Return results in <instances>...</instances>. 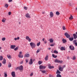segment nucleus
<instances>
[{
    "label": "nucleus",
    "instance_id": "1",
    "mask_svg": "<svg viewBox=\"0 0 77 77\" xmlns=\"http://www.w3.org/2000/svg\"><path fill=\"white\" fill-rule=\"evenodd\" d=\"M16 69H19L20 72L23 71L22 70H23V66H20L17 67L16 68Z\"/></svg>",
    "mask_w": 77,
    "mask_h": 77
},
{
    "label": "nucleus",
    "instance_id": "2",
    "mask_svg": "<svg viewBox=\"0 0 77 77\" xmlns=\"http://www.w3.org/2000/svg\"><path fill=\"white\" fill-rule=\"evenodd\" d=\"M29 44L32 49L33 48H35V47H36V44L35 43L31 42Z\"/></svg>",
    "mask_w": 77,
    "mask_h": 77
},
{
    "label": "nucleus",
    "instance_id": "3",
    "mask_svg": "<svg viewBox=\"0 0 77 77\" xmlns=\"http://www.w3.org/2000/svg\"><path fill=\"white\" fill-rule=\"evenodd\" d=\"M29 44L32 49L33 48H35V47H36V44L35 43L31 42Z\"/></svg>",
    "mask_w": 77,
    "mask_h": 77
},
{
    "label": "nucleus",
    "instance_id": "4",
    "mask_svg": "<svg viewBox=\"0 0 77 77\" xmlns=\"http://www.w3.org/2000/svg\"><path fill=\"white\" fill-rule=\"evenodd\" d=\"M64 35L67 38H69L71 37L70 35H69L67 32L65 33Z\"/></svg>",
    "mask_w": 77,
    "mask_h": 77
},
{
    "label": "nucleus",
    "instance_id": "5",
    "mask_svg": "<svg viewBox=\"0 0 77 77\" xmlns=\"http://www.w3.org/2000/svg\"><path fill=\"white\" fill-rule=\"evenodd\" d=\"M55 62H57V63H62L63 61L60 60H59L56 59L55 60Z\"/></svg>",
    "mask_w": 77,
    "mask_h": 77
},
{
    "label": "nucleus",
    "instance_id": "6",
    "mask_svg": "<svg viewBox=\"0 0 77 77\" xmlns=\"http://www.w3.org/2000/svg\"><path fill=\"white\" fill-rule=\"evenodd\" d=\"M21 54H22V52L21 51L20 52L19 54L18 55V56L19 58H23V55H21Z\"/></svg>",
    "mask_w": 77,
    "mask_h": 77
},
{
    "label": "nucleus",
    "instance_id": "7",
    "mask_svg": "<svg viewBox=\"0 0 77 77\" xmlns=\"http://www.w3.org/2000/svg\"><path fill=\"white\" fill-rule=\"evenodd\" d=\"M26 40H27L29 42H30V41H31V39L29 38V36H26Z\"/></svg>",
    "mask_w": 77,
    "mask_h": 77
},
{
    "label": "nucleus",
    "instance_id": "8",
    "mask_svg": "<svg viewBox=\"0 0 77 77\" xmlns=\"http://www.w3.org/2000/svg\"><path fill=\"white\" fill-rule=\"evenodd\" d=\"M46 67L45 66H43L42 65H40L39 66V68L41 69H45Z\"/></svg>",
    "mask_w": 77,
    "mask_h": 77
},
{
    "label": "nucleus",
    "instance_id": "9",
    "mask_svg": "<svg viewBox=\"0 0 77 77\" xmlns=\"http://www.w3.org/2000/svg\"><path fill=\"white\" fill-rule=\"evenodd\" d=\"M29 65H32L33 64V59H31L29 62Z\"/></svg>",
    "mask_w": 77,
    "mask_h": 77
},
{
    "label": "nucleus",
    "instance_id": "10",
    "mask_svg": "<svg viewBox=\"0 0 77 77\" xmlns=\"http://www.w3.org/2000/svg\"><path fill=\"white\" fill-rule=\"evenodd\" d=\"M69 48L71 50H74V46H70L69 47Z\"/></svg>",
    "mask_w": 77,
    "mask_h": 77
},
{
    "label": "nucleus",
    "instance_id": "11",
    "mask_svg": "<svg viewBox=\"0 0 77 77\" xmlns=\"http://www.w3.org/2000/svg\"><path fill=\"white\" fill-rule=\"evenodd\" d=\"M50 15L51 17H53V16H54V15L53 14V12L51 11L50 12Z\"/></svg>",
    "mask_w": 77,
    "mask_h": 77
},
{
    "label": "nucleus",
    "instance_id": "12",
    "mask_svg": "<svg viewBox=\"0 0 77 77\" xmlns=\"http://www.w3.org/2000/svg\"><path fill=\"white\" fill-rule=\"evenodd\" d=\"M73 36L74 39H77V35L75 33H74L73 34Z\"/></svg>",
    "mask_w": 77,
    "mask_h": 77
},
{
    "label": "nucleus",
    "instance_id": "13",
    "mask_svg": "<svg viewBox=\"0 0 77 77\" xmlns=\"http://www.w3.org/2000/svg\"><path fill=\"white\" fill-rule=\"evenodd\" d=\"M11 75L13 77H15V73L14 72H12Z\"/></svg>",
    "mask_w": 77,
    "mask_h": 77
},
{
    "label": "nucleus",
    "instance_id": "14",
    "mask_svg": "<svg viewBox=\"0 0 77 77\" xmlns=\"http://www.w3.org/2000/svg\"><path fill=\"white\" fill-rule=\"evenodd\" d=\"M30 57V55L29 54H25L24 57Z\"/></svg>",
    "mask_w": 77,
    "mask_h": 77
},
{
    "label": "nucleus",
    "instance_id": "15",
    "mask_svg": "<svg viewBox=\"0 0 77 77\" xmlns=\"http://www.w3.org/2000/svg\"><path fill=\"white\" fill-rule=\"evenodd\" d=\"M16 47V46L15 45H11V49H14Z\"/></svg>",
    "mask_w": 77,
    "mask_h": 77
},
{
    "label": "nucleus",
    "instance_id": "16",
    "mask_svg": "<svg viewBox=\"0 0 77 77\" xmlns=\"http://www.w3.org/2000/svg\"><path fill=\"white\" fill-rule=\"evenodd\" d=\"M6 59H4L3 60V61H2V63H3V64H5L6 63Z\"/></svg>",
    "mask_w": 77,
    "mask_h": 77
},
{
    "label": "nucleus",
    "instance_id": "17",
    "mask_svg": "<svg viewBox=\"0 0 77 77\" xmlns=\"http://www.w3.org/2000/svg\"><path fill=\"white\" fill-rule=\"evenodd\" d=\"M26 18H30V16L29 14H26Z\"/></svg>",
    "mask_w": 77,
    "mask_h": 77
},
{
    "label": "nucleus",
    "instance_id": "18",
    "mask_svg": "<svg viewBox=\"0 0 77 77\" xmlns=\"http://www.w3.org/2000/svg\"><path fill=\"white\" fill-rule=\"evenodd\" d=\"M63 69L62 67H60L59 68V70L60 71H63Z\"/></svg>",
    "mask_w": 77,
    "mask_h": 77
},
{
    "label": "nucleus",
    "instance_id": "19",
    "mask_svg": "<svg viewBox=\"0 0 77 77\" xmlns=\"http://www.w3.org/2000/svg\"><path fill=\"white\" fill-rule=\"evenodd\" d=\"M62 41L63 43H65V42H66V40L63 38L62 39Z\"/></svg>",
    "mask_w": 77,
    "mask_h": 77
},
{
    "label": "nucleus",
    "instance_id": "20",
    "mask_svg": "<svg viewBox=\"0 0 77 77\" xmlns=\"http://www.w3.org/2000/svg\"><path fill=\"white\" fill-rule=\"evenodd\" d=\"M69 41H73V40H74V38L73 37L69 38Z\"/></svg>",
    "mask_w": 77,
    "mask_h": 77
},
{
    "label": "nucleus",
    "instance_id": "21",
    "mask_svg": "<svg viewBox=\"0 0 77 77\" xmlns=\"http://www.w3.org/2000/svg\"><path fill=\"white\" fill-rule=\"evenodd\" d=\"M60 49L61 50H62V51L65 50V49L63 47H61L60 48Z\"/></svg>",
    "mask_w": 77,
    "mask_h": 77
},
{
    "label": "nucleus",
    "instance_id": "22",
    "mask_svg": "<svg viewBox=\"0 0 77 77\" xmlns=\"http://www.w3.org/2000/svg\"><path fill=\"white\" fill-rule=\"evenodd\" d=\"M52 57L54 58H56L57 56L56 55H55L54 54H52Z\"/></svg>",
    "mask_w": 77,
    "mask_h": 77
},
{
    "label": "nucleus",
    "instance_id": "23",
    "mask_svg": "<svg viewBox=\"0 0 77 77\" xmlns=\"http://www.w3.org/2000/svg\"><path fill=\"white\" fill-rule=\"evenodd\" d=\"M18 40V39H20V37H17V38H14V40L15 41H17V40Z\"/></svg>",
    "mask_w": 77,
    "mask_h": 77
},
{
    "label": "nucleus",
    "instance_id": "24",
    "mask_svg": "<svg viewBox=\"0 0 77 77\" xmlns=\"http://www.w3.org/2000/svg\"><path fill=\"white\" fill-rule=\"evenodd\" d=\"M7 56L8 58V59H11L12 58L11 57V55H8Z\"/></svg>",
    "mask_w": 77,
    "mask_h": 77
},
{
    "label": "nucleus",
    "instance_id": "25",
    "mask_svg": "<svg viewBox=\"0 0 77 77\" xmlns=\"http://www.w3.org/2000/svg\"><path fill=\"white\" fill-rule=\"evenodd\" d=\"M49 41L50 43H53V40H52V38L50 39Z\"/></svg>",
    "mask_w": 77,
    "mask_h": 77
},
{
    "label": "nucleus",
    "instance_id": "26",
    "mask_svg": "<svg viewBox=\"0 0 77 77\" xmlns=\"http://www.w3.org/2000/svg\"><path fill=\"white\" fill-rule=\"evenodd\" d=\"M56 15H60V13H59V12L58 11H57L56 12Z\"/></svg>",
    "mask_w": 77,
    "mask_h": 77
},
{
    "label": "nucleus",
    "instance_id": "27",
    "mask_svg": "<svg viewBox=\"0 0 77 77\" xmlns=\"http://www.w3.org/2000/svg\"><path fill=\"white\" fill-rule=\"evenodd\" d=\"M45 60H48V56H46L45 58Z\"/></svg>",
    "mask_w": 77,
    "mask_h": 77
},
{
    "label": "nucleus",
    "instance_id": "28",
    "mask_svg": "<svg viewBox=\"0 0 77 77\" xmlns=\"http://www.w3.org/2000/svg\"><path fill=\"white\" fill-rule=\"evenodd\" d=\"M69 20H72L73 19V17L72 15H71V16L69 17Z\"/></svg>",
    "mask_w": 77,
    "mask_h": 77
},
{
    "label": "nucleus",
    "instance_id": "29",
    "mask_svg": "<svg viewBox=\"0 0 77 77\" xmlns=\"http://www.w3.org/2000/svg\"><path fill=\"white\" fill-rule=\"evenodd\" d=\"M48 68H50V69H51V68H54V66H48Z\"/></svg>",
    "mask_w": 77,
    "mask_h": 77
},
{
    "label": "nucleus",
    "instance_id": "30",
    "mask_svg": "<svg viewBox=\"0 0 77 77\" xmlns=\"http://www.w3.org/2000/svg\"><path fill=\"white\" fill-rule=\"evenodd\" d=\"M54 53H56V54H58V51H56V50H54Z\"/></svg>",
    "mask_w": 77,
    "mask_h": 77
},
{
    "label": "nucleus",
    "instance_id": "31",
    "mask_svg": "<svg viewBox=\"0 0 77 77\" xmlns=\"http://www.w3.org/2000/svg\"><path fill=\"white\" fill-rule=\"evenodd\" d=\"M57 77H62L61 75L59 74H58L57 75Z\"/></svg>",
    "mask_w": 77,
    "mask_h": 77
},
{
    "label": "nucleus",
    "instance_id": "32",
    "mask_svg": "<svg viewBox=\"0 0 77 77\" xmlns=\"http://www.w3.org/2000/svg\"><path fill=\"white\" fill-rule=\"evenodd\" d=\"M56 74H60V72L58 70L56 72Z\"/></svg>",
    "mask_w": 77,
    "mask_h": 77
},
{
    "label": "nucleus",
    "instance_id": "33",
    "mask_svg": "<svg viewBox=\"0 0 77 77\" xmlns=\"http://www.w3.org/2000/svg\"><path fill=\"white\" fill-rule=\"evenodd\" d=\"M11 63H9L8 65V67L11 68Z\"/></svg>",
    "mask_w": 77,
    "mask_h": 77
},
{
    "label": "nucleus",
    "instance_id": "34",
    "mask_svg": "<svg viewBox=\"0 0 77 77\" xmlns=\"http://www.w3.org/2000/svg\"><path fill=\"white\" fill-rule=\"evenodd\" d=\"M4 74H5L4 77H7L8 76V75H7V74H6V73L5 72Z\"/></svg>",
    "mask_w": 77,
    "mask_h": 77
},
{
    "label": "nucleus",
    "instance_id": "35",
    "mask_svg": "<svg viewBox=\"0 0 77 77\" xmlns=\"http://www.w3.org/2000/svg\"><path fill=\"white\" fill-rule=\"evenodd\" d=\"M41 44V42H39V43H38L37 44V46L38 47L39 46V45H40Z\"/></svg>",
    "mask_w": 77,
    "mask_h": 77
},
{
    "label": "nucleus",
    "instance_id": "36",
    "mask_svg": "<svg viewBox=\"0 0 77 77\" xmlns=\"http://www.w3.org/2000/svg\"><path fill=\"white\" fill-rule=\"evenodd\" d=\"M3 60V56H0V60Z\"/></svg>",
    "mask_w": 77,
    "mask_h": 77
},
{
    "label": "nucleus",
    "instance_id": "37",
    "mask_svg": "<svg viewBox=\"0 0 77 77\" xmlns=\"http://www.w3.org/2000/svg\"><path fill=\"white\" fill-rule=\"evenodd\" d=\"M62 28L63 30H65L66 29V28H65V26H63L62 27Z\"/></svg>",
    "mask_w": 77,
    "mask_h": 77
},
{
    "label": "nucleus",
    "instance_id": "38",
    "mask_svg": "<svg viewBox=\"0 0 77 77\" xmlns=\"http://www.w3.org/2000/svg\"><path fill=\"white\" fill-rule=\"evenodd\" d=\"M2 40L3 41H5L6 40V38L5 37H3L2 38Z\"/></svg>",
    "mask_w": 77,
    "mask_h": 77
},
{
    "label": "nucleus",
    "instance_id": "39",
    "mask_svg": "<svg viewBox=\"0 0 77 77\" xmlns=\"http://www.w3.org/2000/svg\"><path fill=\"white\" fill-rule=\"evenodd\" d=\"M77 42V40H73V44H74V43H75V42Z\"/></svg>",
    "mask_w": 77,
    "mask_h": 77
},
{
    "label": "nucleus",
    "instance_id": "40",
    "mask_svg": "<svg viewBox=\"0 0 77 77\" xmlns=\"http://www.w3.org/2000/svg\"><path fill=\"white\" fill-rule=\"evenodd\" d=\"M8 5L7 4H5V7H6V8H8Z\"/></svg>",
    "mask_w": 77,
    "mask_h": 77
},
{
    "label": "nucleus",
    "instance_id": "41",
    "mask_svg": "<svg viewBox=\"0 0 77 77\" xmlns=\"http://www.w3.org/2000/svg\"><path fill=\"white\" fill-rule=\"evenodd\" d=\"M18 49V47H16L14 49V50L15 51H16V50H17Z\"/></svg>",
    "mask_w": 77,
    "mask_h": 77
},
{
    "label": "nucleus",
    "instance_id": "42",
    "mask_svg": "<svg viewBox=\"0 0 77 77\" xmlns=\"http://www.w3.org/2000/svg\"><path fill=\"white\" fill-rule=\"evenodd\" d=\"M42 72L43 74H44V73H45L46 72V71L45 70L42 71Z\"/></svg>",
    "mask_w": 77,
    "mask_h": 77
},
{
    "label": "nucleus",
    "instance_id": "43",
    "mask_svg": "<svg viewBox=\"0 0 77 77\" xmlns=\"http://www.w3.org/2000/svg\"><path fill=\"white\" fill-rule=\"evenodd\" d=\"M38 63L39 65H41V63H42V62L41 61H39Z\"/></svg>",
    "mask_w": 77,
    "mask_h": 77
},
{
    "label": "nucleus",
    "instance_id": "44",
    "mask_svg": "<svg viewBox=\"0 0 77 77\" xmlns=\"http://www.w3.org/2000/svg\"><path fill=\"white\" fill-rule=\"evenodd\" d=\"M24 9H25V10H27V9H28V8H27V7H24Z\"/></svg>",
    "mask_w": 77,
    "mask_h": 77
},
{
    "label": "nucleus",
    "instance_id": "45",
    "mask_svg": "<svg viewBox=\"0 0 77 77\" xmlns=\"http://www.w3.org/2000/svg\"><path fill=\"white\" fill-rule=\"evenodd\" d=\"M54 45V44H52L50 45L51 47H53Z\"/></svg>",
    "mask_w": 77,
    "mask_h": 77
},
{
    "label": "nucleus",
    "instance_id": "46",
    "mask_svg": "<svg viewBox=\"0 0 77 77\" xmlns=\"http://www.w3.org/2000/svg\"><path fill=\"white\" fill-rule=\"evenodd\" d=\"M74 45H75V46H77V42L74 43Z\"/></svg>",
    "mask_w": 77,
    "mask_h": 77
},
{
    "label": "nucleus",
    "instance_id": "47",
    "mask_svg": "<svg viewBox=\"0 0 77 77\" xmlns=\"http://www.w3.org/2000/svg\"><path fill=\"white\" fill-rule=\"evenodd\" d=\"M39 51H40V50H39V49H38L37 50V53H39Z\"/></svg>",
    "mask_w": 77,
    "mask_h": 77
},
{
    "label": "nucleus",
    "instance_id": "48",
    "mask_svg": "<svg viewBox=\"0 0 77 77\" xmlns=\"http://www.w3.org/2000/svg\"><path fill=\"white\" fill-rule=\"evenodd\" d=\"M25 60L26 63H27V62H28L29 61V60L28 59H26Z\"/></svg>",
    "mask_w": 77,
    "mask_h": 77
},
{
    "label": "nucleus",
    "instance_id": "49",
    "mask_svg": "<svg viewBox=\"0 0 77 77\" xmlns=\"http://www.w3.org/2000/svg\"><path fill=\"white\" fill-rule=\"evenodd\" d=\"M8 15H11V12H8Z\"/></svg>",
    "mask_w": 77,
    "mask_h": 77
},
{
    "label": "nucleus",
    "instance_id": "50",
    "mask_svg": "<svg viewBox=\"0 0 77 77\" xmlns=\"http://www.w3.org/2000/svg\"><path fill=\"white\" fill-rule=\"evenodd\" d=\"M2 22H3V23H5V20L4 19H3L2 20Z\"/></svg>",
    "mask_w": 77,
    "mask_h": 77
},
{
    "label": "nucleus",
    "instance_id": "51",
    "mask_svg": "<svg viewBox=\"0 0 77 77\" xmlns=\"http://www.w3.org/2000/svg\"><path fill=\"white\" fill-rule=\"evenodd\" d=\"M12 2V0H8V2Z\"/></svg>",
    "mask_w": 77,
    "mask_h": 77
},
{
    "label": "nucleus",
    "instance_id": "52",
    "mask_svg": "<svg viewBox=\"0 0 77 77\" xmlns=\"http://www.w3.org/2000/svg\"><path fill=\"white\" fill-rule=\"evenodd\" d=\"M66 66L65 65H64L63 66L62 68L63 69L64 68H65Z\"/></svg>",
    "mask_w": 77,
    "mask_h": 77
},
{
    "label": "nucleus",
    "instance_id": "53",
    "mask_svg": "<svg viewBox=\"0 0 77 77\" xmlns=\"http://www.w3.org/2000/svg\"><path fill=\"white\" fill-rule=\"evenodd\" d=\"M23 61H21L20 63V64H23Z\"/></svg>",
    "mask_w": 77,
    "mask_h": 77
},
{
    "label": "nucleus",
    "instance_id": "54",
    "mask_svg": "<svg viewBox=\"0 0 77 77\" xmlns=\"http://www.w3.org/2000/svg\"><path fill=\"white\" fill-rule=\"evenodd\" d=\"M44 42L45 44H47V42L46 41H44Z\"/></svg>",
    "mask_w": 77,
    "mask_h": 77
},
{
    "label": "nucleus",
    "instance_id": "55",
    "mask_svg": "<svg viewBox=\"0 0 77 77\" xmlns=\"http://www.w3.org/2000/svg\"><path fill=\"white\" fill-rule=\"evenodd\" d=\"M33 75V73H32L30 75V76H32V75Z\"/></svg>",
    "mask_w": 77,
    "mask_h": 77
},
{
    "label": "nucleus",
    "instance_id": "56",
    "mask_svg": "<svg viewBox=\"0 0 77 77\" xmlns=\"http://www.w3.org/2000/svg\"><path fill=\"white\" fill-rule=\"evenodd\" d=\"M75 59H76L75 57H74L73 58V60H75Z\"/></svg>",
    "mask_w": 77,
    "mask_h": 77
},
{
    "label": "nucleus",
    "instance_id": "57",
    "mask_svg": "<svg viewBox=\"0 0 77 77\" xmlns=\"http://www.w3.org/2000/svg\"><path fill=\"white\" fill-rule=\"evenodd\" d=\"M45 40V38H44L43 39H42V41H43L44 42V40Z\"/></svg>",
    "mask_w": 77,
    "mask_h": 77
},
{
    "label": "nucleus",
    "instance_id": "58",
    "mask_svg": "<svg viewBox=\"0 0 77 77\" xmlns=\"http://www.w3.org/2000/svg\"><path fill=\"white\" fill-rule=\"evenodd\" d=\"M2 65V63H0V67H1Z\"/></svg>",
    "mask_w": 77,
    "mask_h": 77
},
{
    "label": "nucleus",
    "instance_id": "59",
    "mask_svg": "<svg viewBox=\"0 0 77 77\" xmlns=\"http://www.w3.org/2000/svg\"><path fill=\"white\" fill-rule=\"evenodd\" d=\"M51 48H48V50H51Z\"/></svg>",
    "mask_w": 77,
    "mask_h": 77
},
{
    "label": "nucleus",
    "instance_id": "60",
    "mask_svg": "<svg viewBox=\"0 0 77 77\" xmlns=\"http://www.w3.org/2000/svg\"><path fill=\"white\" fill-rule=\"evenodd\" d=\"M42 13L43 14H45V12H43Z\"/></svg>",
    "mask_w": 77,
    "mask_h": 77
},
{
    "label": "nucleus",
    "instance_id": "61",
    "mask_svg": "<svg viewBox=\"0 0 77 77\" xmlns=\"http://www.w3.org/2000/svg\"><path fill=\"white\" fill-rule=\"evenodd\" d=\"M75 34L77 35V32H75Z\"/></svg>",
    "mask_w": 77,
    "mask_h": 77
},
{
    "label": "nucleus",
    "instance_id": "62",
    "mask_svg": "<svg viewBox=\"0 0 77 77\" xmlns=\"http://www.w3.org/2000/svg\"><path fill=\"white\" fill-rule=\"evenodd\" d=\"M2 49V47H0V50H1Z\"/></svg>",
    "mask_w": 77,
    "mask_h": 77
},
{
    "label": "nucleus",
    "instance_id": "63",
    "mask_svg": "<svg viewBox=\"0 0 77 77\" xmlns=\"http://www.w3.org/2000/svg\"><path fill=\"white\" fill-rule=\"evenodd\" d=\"M19 24H21V23L20 22H19Z\"/></svg>",
    "mask_w": 77,
    "mask_h": 77
},
{
    "label": "nucleus",
    "instance_id": "64",
    "mask_svg": "<svg viewBox=\"0 0 77 77\" xmlns=\"http://www.w3.org/2000/svg\"><path fill=\"white\" fill-rule=\"evenodd\" d=\"M76 10H77V8H76Z\"/></svg>",
    "mask_w": 77,
    "mask_h": 77
}]
</instances>
